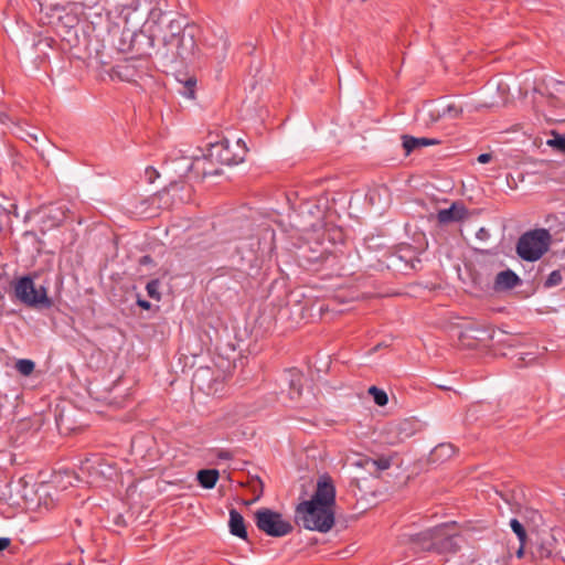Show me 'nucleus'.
<instances>
[{
  "label": "nucleus",
  "instance_id": "obj_8",
  "mask_svg": "<svg viewBox=\"0 0 565 565\" xmlns=\"http://www.w3.org/2000/svg\"><path fill=\"white\" fill-rule=\"evenodd\" d=\"M257 529L271 537H282L294 530L292 524L282 518V514L268 508L258 509L255 512Z\"/></svg>",
  "mask_w": 565,
  "mask_h": 565
},
{
  "label": "nucleus",
  "instance_id": "obj_29",
  "mask_svg": "<svg viewBox=\"0 0 565 565\" xmlns=\"http://www.w3.org/2000/svg\"><path fill=\"white\" fill-rule=\"evenodd\" d=\"M424 146V137L416 138L412 136H403V148L406 154H409L415 148Z\"/></svg>",
  "mask_w": 565,
  "mask_h": 565
},
{
  "label": "nucleus",
  "instance_id": "obj_41",
  "mask_svg": "<svg viewBox=\"0 0 565 565\" xmlns=\"http://www.w3.org/2000/svg\"><path fill=\"white\" fill-rule=\"evenodd\" d=\"M137 305L142 308L143 310H150L151 309V303L146 300V299H142L140 297H138L137 299Z\"/></svg>",
  "mask_w": 565,
  "mask_h": 565
},
{
  "label": "nucleus",
  "instance_id": "obj_38",
  "mask_svg": "<svg viewBox=\"0 0 565 565\" xmlns=\"http://www.w3.org/2000/svg\"><path fill=\"white\" fill-rule=\"evenodd\" d=\"M164 15L166 14L161 9L154 8L150 11V19L156 23L160 22Z\"/></svg>",
  "mask_w": 565,
  "mask_h": 565
},
{
  "label": "nucleus",
  "instance_id": "obj_21",
  "mask_svg": "<svg viewBox=\"0 0 565 565\" xmlns=\"http://www.w3.org/2000/svg\"><path fill=\"white\" fill-rule=\"evenodd\" d=\"M228 525H230V532L232 535L237 536L242 540H247V530L245 526L244 518L235 509H232L230 511Z\"/></svg>",
  "mask_w": 565,
  "mask_h": 565
},
{
  "label": "nucleus",
  "instance_id": "obj_7",
  "mask_svg": "<svg viewBox=\"0 0 565 565\" xmlns=\"http://www.w3.org/2000/svg\"><path fill=\"white\" fill-rule=\"evenodd\" d=\"M151 61L148 57L130 56L118 62L111 70L113 75L120 81L138 84L151 76Z\"/></svg>",
  "mask_w": 565,
  "mask_h": 565
},
{
  "label": "nucleus",
  "instance_id": "obj_22",
  "mask_svg": "<svg viewBox=\"0 0 565 565\" xmlns=\"http://www.w3.org/2000/svg\"><path fill=\"white\" fill-rule=\"evenodd\" d=\"M148 200L149 196L145 199H134L130 203L131 211L146 218L156 216L157 211L153 210V205Z\"/></svg>",
  "mask_w": 565,
  "mask_h": 565
},
{
  "label": "nucleus",
  "instance_id": "obj_43",
  "mask_svg": "<svg viewBox=\"0 0 565 565\" xmlns=\"http://www.w3.org/2000/svg\"><path fill=\"white\" fill-rule=\"evenodd\" d=\"M491 159H492V154L491 153H481V154H479L477 160H478L479 163L484 164V163L490 162Z\"/></svg>",
  "mask_w": 565,
  "mask_h": 565
},
{
  "label": "nucleus",
  "instance_id": "obj_10",
  "mask_svg": "<svg viewBox=\"0 0 565 565\" xmlns=\"http://www.w3.org/2000/svg\"><path fill=\"white\" fill-rule=\"evenodd\" d=\"M248 149L242 139H237L233 145L225 139L212 147L211 156L226 166L238 164L244 161Z\"/></svg>",
  "mask_w": 565,
  "mask_h": 565
},
{
  "label": "nucleus",
  "instance_id": "obj_47",
  "mask_svg": "<svg viewBox=\"0 0 565 565\" xmlns=\"http://www.w3.org/2000/svg\"><path fill=\"white\" fill-rule=\"evenodd\" d=\"M418 181H419V179H418V178H416V177H411V178L408 179V181H407V182H408L409 188H412V189H417V184H416V183H417Z\"/></svg>",
  "mask_w": 565,
  "mask_h": 565
},
{
  "label": "nucleus",
  "instance_id": "obj_9",
  "mask_svg": "<svg viewBox=\"0 0 565 565\" xmlns=\"http://www.w3.org/2000/svg\"><path fill=\"white\" fill-rule=\"evenodd\" d=\"M153 36L142 30L132 31L130 29H124L118 50L125 53H132L131 56L150 58V50L153 47Z\"/></svg>",
  "mask_w": 565,
  "mask_h": 565
},
{
  "label": "nucleus",
  "instance_id": "obj_33",
  "mask_svg": "<svg viewBox=\"0 0 565 565\" xmlns=\"http://www.w3.org/2000/svg\"><path fill=\"white\" fill-rule=\"evenodd\" d=\"M160 288V280L159 279H151L146 285L147 295L157 301L161 300V292L159 291Z\"/></svg>",
  "mask_w": 565,
  "mask_h": 565
},
{
  "label": "nucleus",
  "instance_id": "obj_1",
  "mask_svg": "<svg viewBox=\"0 0 565 565\" xmlns=\"http://www.w3.org/2000/svg\"><path fill=\"white\" fill-rule=\"evenodd\" d=\"M200 34V26L195 23L169 20L162 43L156 50V57L166 72L177 71L196 60Z\"/></svg>",
  "mask_w": 565,
  "mask_h": 565
},
{
  "label": "nucleus",
  "instance_id": "obj_46",
  "mask_svg": "<svg viewBox=\"0 0 565 565\" xmlns=\"http://www.w3.org/2000/svg\"><path fill=\"white\" fill-rule=\"evenodd\" d=\"M10 545V539L0 537V552L4 551Z\"/></svg>",
  "mask_w": 565,
  "mask_h": 565
},
{
  "label": "nucleus",
  "instance_id": "obj_15",
  "mask_svg": "<svg viewBox=\"0 0 565 565\" xmlns=\"http://www.w3.org/2000/svg\"><path fill=\"white\" fill-rule=\"evenodd\" d=\"M532 553L534 557L541 562H554L556 558H558L556 551V540L551 535L541 537L540 541L535 544Z\"/></svg>",
  "mask_w": 565,
  "mask_h": 565
},
{
  "label": "nucleus",
  "instance_id": "obj_39",
  "mask_svg": "<svg viewBox=\"0 0 565 565\" xmlns=\"http://www.w3.org/2000/svg\"><path fill=\"white\" fill-rule=\"evenodd\" d=\"M374 463L376 465V467L380 469V470H386L390 468L391 466V462L388 459L386 458H380L377 460L374 461Z\"/></svg>",
  "mask_w": 565,
  "mask_h": 565
},
{
  "label": "nucleus",
  "instance_id": "obj_17",
  "mask_svg": "<svg viewBox=\"0 0 565 565\" xmlns=\"http://www.w3.org/2000/svg\"><path fill=\"white\" fill-rule=\"evenodd\" d=\"M467 216V210L462 204L452 203L450 207L438 211L436 218L440 224L462 221Z\"/></svg>",
  "mask_w": 565,
  "mask_h": 565
},
{
  "label": "nucleus",
  "instance_id": "obj_30",
  "mask_svg": "<svg viewBox=\"0 0 565 565\" xmlns=\"http://www.w3.org/2000/svg\"><path fill=\"white\" fill-rule=\"evenodd\" d=\"M367 392L373 397V401L376 405L383 407L388 403V396L383 390L373 385L369 388Z\"/></svg>",
  "mask_w": 565,
  "mask_h": 565
},
{
  "label": "nucleus",
  "instance_id": "obj_31",
  "mask_svg": "<svg viewBox=\"0 0 565 565\" xmlns=\"http://www.w3.org/2000/svg\"><path fill=\"white\" fill-rule=\"evenodd\" d=\"M15 369L20 374L28 376L34 371L35 363L29 359H21L17 361Z\"/></svg>",
  "mask_w": 565,
  "mask_h": 565
},
{
  "label": "nucleus",
  "instance_id": "obj_23",
  "mask_svg": "<svg viewBox=\"0 0 565 565\" xmlns=\"http://www.w3.org/2000/svg\"><path fill=\"white\" fill-rule=\"evenodd\" d=\"M289 395L291 399L299 398L302 393L303 375L300 371L292 369L288 371Z\"/></svg>",
  "mask_w": 565,
  "mask_h": 565
},
{
  "label": "nucleus",
  "instance_id": "obj_3",
  "mask_svg": "<svg viewBox=\"0 0 565 565\" xmlns=\"http://www.w3.org/2000/svg\"><path fill=\"white\" fill-rule=\"evenodd\" d=\"M552 236L546 228H535L523 233L516 243L518 256L525 262L541 259L550 249Z\"/></svg>",
  "mask_w": 565,
  "mask_h": 565
},
{
  "label": "nucleus",
  "instance_id": "obj_49",
  "mask_svg": "<svg viewBox=\"0 0 565 565\" xmlns=\"http://www.w3.org/2000/svg\"><path fill=\"white\" fill-rule=\"evenodd\" d=\"M524 546H525V545H522V543H520V547H519V550L516 551V556H518L519 558L523 557V555H524Z\"/></svg>",
  "mask_w": 565,
  "mask_h": 565
},
{
  "label": "nucleus",
  "instance_id": "obj_25",
  "mask_svg": "<svg viewBox=\"0 0 565 565\" xmlns=\"http://www.w3.org/2000/svg\"><path fill=\"white\" fill-rule=\"evenodd\" d=\"M390 430L396 434L398 441H403L405 438L411 437L416 429L412 420L404 419L397 424L392 425Z\"/></svg>",
  "mask_w": 565,
  "mask_h": 565
},
{
  "label": "nucleus",
  "instance_id": "obj_44",
  "mask_svg": "<svg viewBox=\"0 0 565 565\" xmlns=\"http://www.w3.org/2000/svg\"><path fill=\"white\" fill-rule=\"evenodd\" d=\"M153 263V259L150 255H143L140 257L139 259V264L140 265H149V264H152Z\"/></svg>",
  "mask_w": 565,
  "mask_h": 565
},
{
  "label": "nucleus",
  "instance_id": "obj_26",
  "mask_svg": "<svg viewBox=\"0 0 565 565\" xmlns=\"http://www.w3.org/2000/svg\"><path fill=\"white\" fill-rule=\"evenodd\" d=\"M214 47V56L215 58H224L230 50L231 43L226 35L225 31H222L220 38L215 44H212Z\"/></svg>",
  "mask_w": 565,
  "mask_h": 565
},
{
  "label": "nucleus",
  "instance_id": "obj_54",
  "mask_svg": "<svg viewBox=\"0 0 565 565\" xmlns=\"http://www.w3.org/2000/svg\"><path fill=\"white\" fill-rule=\"evenodd\" d=\"M47 3H53L51 0H47Z\"/></svg>",
  "mask_w": 565,
  "mask_h": 565
},
{
  "label": "nucleus",
  "instance_id": "obj_2",
  "mask_svg": "<svg viewBox=\"0 0 565 565\" xmlns=\"http://www.w3.org/2000/svg\"><path fill=\"white\" fill-rule=\"evenodd\" d=\"M334 511L310 500L297 504L294 521L309 531L329 532L334 525Z\"/></svg>",
  "mask_w": 565,
  "mask_h": 565
},
{
  "label": "nucleus",
  "instance_id": "obj_52",
  "mask_svg": "<svg viewBox=\"0 0 565 565\" xmlns=\"http://www.w3.org/2000/svg\"><path fill=\"white\" fill-rule=\"evenodd\" d=\"M95 4H97V0H89V6H92V7H93V6H95Z\"/></svg>",
  "mask_w": 565,
  "mask_h": 565
},
{
  "label": "nucleus",
  "instance_id": "obj_24",
  "mask_svg": "<svg viewBox=\"0 0 565 565\" xmlns=\"http://www.w3.org/2000/svg\"><path fill=\"white\" fill-rule=\"evenodd\" d=\"M220 478L216 469H202L196 473L199 484L204 489H213Z\"/></svg>",
  "mask_w": 565,
  "mask_h": 565
},
{
  "label": "nucleus",
  "instance_id": "obj_35",
  "mask_svg": "<svg viewBox=\"0 0 565 565\" xmlns=\"http://www.w3.org/2000/svg\"><path fill=\"white\" fill-rule=\"evenodd\" d=\"M562 281V275L558 270H554L552 271L546 281H545V287H553V286H556L558 284H561Z\"/></svg>",
  "mask_w": 565,
  "mask_h": 565
},
{
  "label": "nucleus",
  "instance_id": "obj_6",
  "mask_svg": "<svg viewBox=\"0 0 565 565\" xmlns=\"http://www.w3.org/2000/svg\"><path fill=\"white\" fill-rule=\"evenodd\" d=\"M191 185L184 181H172L162 190L149 196L153 210H169L178 203H184L190 199Z\"/></svg>",
  "mask_w": 565,
  "mask_h": 565
},
{
  "label": "nucleus",
  "instance_id": "obj_37",
  "mask_svg": "<svg viewBox=\"0 0 565 565\" xmlns=\"http://www.w3.org/2000/svg\"><path fill=\"white\" fill-rule=\"evenodd\" d=\"M145 174L149 183H153L154 180L159 177L158 171L152 167H147Z\"/></svg>",
  "mask_w": 565,
  "mask_h": 565
},
{
  "label": "nucleus",
  "instance_id": "obj_50",
  "mask_svg": "<svg viewBox=\"0 0 565 565\" xmlns=\"http://www.w3.org/2000/svg\"><path fill=\"white\" fill-rule=\"evenodd\" d=\"M10 118L7 114H0V122L1 124H7V121H9Z\"/></svg>",
  "mask_w": 565,
  "mask_h": 565
},
{
  "label": "nucleus",
  "instance_id": "obj_12",
  "mask_svg": "<svg viewBox=\"0 0 565 565\" xmlns=\"http://www.w3.org/2000/svg\"><path fill=\"white\" fill-rule=\"evenodd\" d=\"M310 501L328 509H333L335 505V487L328 473L320 476L318 479L317 489Z\"/></svg>",
  "mask_w": 565,
  "mask_h": 565
},
{
  "label": "nucleus",
  "instance_id": "obj_34",
  "mask_svg": "<svg viewBox=\"0 0 565 565\" xmlns=\"http://www.w3.org/2000/svg\"><path fill=\"white\" fill-rule=\"evenodd\" d=\"M547 145L557 149L562 153H565V137L557 136L556 138L548 140Z\"/></svg>",
  "mask_w": 565,
  "mask_h": 565
},
{
  "label": "nucleus",
  "instance_id": "obj_27",
  "mask_svg": "<svg viewBox=\"0 0 565 565\" xmlns=\"http://www.w3.org/2000/svg\"><path fill=\"white\" fill-rule=\"evenodd\" d=\"M28 6L34 12H43L45 10L58 11L62 9L56 3H47V0H28Z\"/></svg>",
  "mask_w": 565,
  "mask_h": 565
},
{
  "label": "nucleus",
  "instance_id": "obj_36",
  "mask_svg": "<svg viewBox=\"0 0 565 565\" xmlns=\"http://www.w3.org/2000/svg\"><path fill=\"white\" fill-rule=\"evenodd\" d=\"M139 0H126L125 2L119 3L118 6L121 7V12L124 10H130L136 11L139 8Z\"/></svg>",
  "mask_w": 565,
  "mask_h": 565
},
{
  "label": "nucleus",
  "instance_id": "obj_48",
  "mask_svg": "<svg viewBox=\"0 0 565 565\" xmlns=\"http://www.w3.org/2000/svg\"><path fill=\"white\" fill-rule=\"evenodd\" d=\"M440 141L437 140V139H433V138H426V147L428 146H434V145H437L439 143Z\"/></svg>",
  "mask_w": 565,
  "mask_h": 565
},
{
  "label": "nucleus",
  "instance_id": "obj_4",
  "mask_svg": "<svg viewBox=\"0 0 565 565\" xmlns=\"http://www.w3.org/2000/svg\"><path fill=\"white\" fill-rule=\"evenodd\" d=\"M462 537L456 529L444 523L426 533V551L451 555L460 550Z\"/></svg>",
  "mask_w": 565,
  "mask_h": 565
},
{
  "label": "nucleus",
  "instance_id": "obj_32",
  "mask_svg": "<svg viewBox=\"0 0 565 565\" xmlns=\"http://www.w3.org/2000/svg\"><path fill=\"white\" fill-rule=\"evenodd\" d=\"M510 526L512 531L515 533V535L519 539V542L522 543V545H525L527 535L524 526L518 519H511L510 520Z\"/></svg>",
  "mask_w": 565,
  "mask_h": 565
},
{
  "label": "nucleus",
  "instance_id": "obj_11",
  "mask_svg": "<svg viewBox=\"0 0 565 565\" xmlns=\"http://www.w3.org/2000/svg\"><path fill=\"white\" fill-rule=\"evenodd\" d=\"M231 239L246 242L236 247V252L241 253L243 248L248 247L254 255L258 246V239L255 236V225L252 220L244 217L235 220L230 227Z\"/></svg>",
  "mask_w": 565,
  "mask_h": 565
},
{
  "label": "nucleus",
  "instance_id": "obj_18",
  "mask_svg": "<svg viewBox=\"0 0 565 565\" xmlns=\"http://www.w3.org/2000/svg\"><path fill=\"white\" fill-rule=\"evenodd\" d=\"M521 282L520 277L511 269L500 271L494 279L495 291L511 290Z\"/></svg>",
  "mask_w": 565,
  "mask_h": 565
},
{
  "label": "nucleus",
  "instance_id": "obj_40",
  "mask_svg": "<svg viewBox=\"0 0 565 565\" xmlns=\"http://www.w3.org/2000/svg\"><path fill=\"white\" fill-rule=\"evenodd\" d=\"M56 425H57V428H58V430H60L61 433H66V431L72 430V428H71V427H68V426L64 427V426H63V425H64V417H63V415H61V416L56 419Z\"/></svg>",
  "mask_w": 565,
  "mask_h": 565
},
{
  "label": "nucleus",
  "instance_id": "obj_45",
  "mask_svg": "<svg viewBox=\"0 0 565 565\" xmlns=\"http://www.w3.org/2000/svg\"><path fill=\"white\" fill-rule=\"evenodd\" d=\"M217 458L218 459H224V460H228L232 458V454L227 450H220L217 452Z\"/></svg>",
  "mask_w": 565,
  "mask_h": 565
},
{
  "label": "nucleus",
  "instance_id": "obj_53",
  "mask_svg": "<svg viewBox=\"0 0 565 565\" xmlns=\"http://www.w3.org/2000/svg\"><path fill=\"white\" fill-rule=\"evenodd\" d=\"M24 42H29V38L28 36H24Z\"/></svg>",
  "mask_w": 565,
  "mask_h": 565
},
{
  "label": "nucleus",
  "instance_id": "obj_19",
  "mask_svg": "<svg viewBox=\"0 0 565 565\" xmlns=\"http://www.w3.org/2000/svg\"><path fill=\"white\" fill-rule=\"evenodd\" d=\"M455 447L449 443L437 445L427 457L429 463L441 465L455 456Z\"/></svg>",
  "mask_w": 565,
  "mask_h": 565
},
{
  "label": "nucleus",
  "instance_id": "obj_14",
  "mask_svg": "<svg viewBox=\"0 0 565 565\" xmlns=\"http://www.w3.org/2000/svg\"><path fill=\"white\" fill-rule=\"evenodd\" d=\"M31 55L33 56V62L36 67H41L47 62L49 54L47 51L52 49L55 40L50 36H35L32 35L31 39Z\"/></svg>",
  "mask_w": 565,
  "mask_h": 565
},
{
  "label": "nucleus",
  "instance_id": "obj_51",
  "mask_svg": "<svg viewBox=\"0 0 565 565\" xmlns=\"http://www.w3.org/2000/svg\"><path fill=\"white\" fill-rule=\"evenodd\" d=\"M23 26L26 29V32L30 33V29H31L30 25L26 23H23Z\"/></svg>",
  "mask_w": 565,
  "mask_h": 565
},
{
  "label": "nucleus",
  "instance_id": "obj_5",
  "mask_svg": "<svg viewBox=\"0 0 565 565\" xmlns=\"http://www.w3.org/2000/svg\"><path fill=\"white\" fill-rule=\"evenodd\" d=\"M15 297L25 306L31 308H51L53 300L47 296V288L44 285L35 286L31 275L20 277L14 284Z\"/></svg>",
  "mask_w": 565,
  "mask_h": 565
},
{
  "label": "nucleus",
  "instance_id": "obj_20",
  "mask_svg": "<svg viewBox=\"0 0 565 565\" xmlns=\"http://www.w3.org/2000/svg\"><path fill=\"white\" fill-rule=\"evenodd\" d=\"M181 87L178 89L179 93L190 99L195 97L196 89V77L186 73H180L175 76Z\"/></svg>",
  "mask_w": 565,
  "mask_h": 565
},
{
  "label": "nucleus",
  "instance_id": "obj_28",
  "mask_svg": "<svg viewBox=\"0 0 565 565\" xmlns=\"http://www.w3.org/2000/svg\"><path fill=\"white\" fill-rule=\"evenodd\" d=\"M46 216L52 220V226L60 225L66 217L64 206L51 205L47 210Z\"/></svg>",
  "mask_w": 565,
  "mask_h": 565
},
{
  "label": "nucleus",
  "instance_id": "obj_16",
  "mask_svg": "<svg viewBox=\"0 0 565 565\" xmlns=\"http://www.w3.org/2000/svg\"><path fill=\"white\" fill-rule=\"evenodd\" d=\"M460 111V109L455 107L452 104L447 103L443 98L430 103L428 109L431 121H435L446 115H449L451 118H456L459 116Z\"/></svg>",
  "mask_w": 565,
  "mask_h": 565
},
{
  "label": "nucleus",
  "instance_id": "obj_13",
  "mask_svg": "<svg viewBox=\"0 0 565 565\" xmlns=\"http://www.w3.org/2000/svg\"><path fill=\"white\" fill-rule=\"evenodd\" d=\"M392 264L405 273L422 268V260L418 257V252L411 245L399 247L392 256Z\"/></svg>",
  "mask_w": 565,
  "mask_h": 565
},
{
  "label": "nucleus",
  "instance_id": "obj_42",
  "mask_svg": "<svg viewBox=\"0 0 565 565\" xmlns=\"http://www.w3.org/2000/svg\"><path fill=\"white\" fill-rule=\"evenodd\" d=\"M335 256L331 253H328V254H321V256L319 257V259H321L322 263H333L335 260Z\"/></svg>",
  "mask_w": 565,
  "mask_h": 565
}]
</instances>
